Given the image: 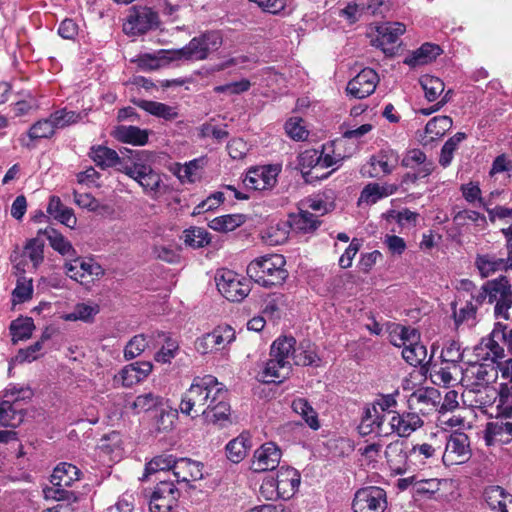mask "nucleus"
I'll return each mask as SVG.
<instances>
[{"label":"nucleus","instance_id":"a211bd4d","mask_svg":"<svg viewBox=\"0 0 512 512\" xmlns=\"http://www.w3.org/2000/svg\"><path fill=\"white\" fill-rule=\"evenodd\" d=\"M280 171L279 165L251 167L243 179V184L246 188L255 191L271 190L277 183Z\"/></svg>","mask_w":512,"mask_h":512},{"label":"nucleus","instance_id":"603ef678","mask_svg":"<svg viewBox=\"0 0 512 512\" xmlns=\"http://www.w3.org/2000/svg\"><path fill=\"white\" fill-rule=\"evenodd\" d=\"M49 116L56 130L64 129L82 120V114L80 112L68 110L67 108L58 109Z\"/></svg>","mask_w":512,"mask_h":512},{"label":"nucleus","instance_id":"2f4dec72","mask_svg":"<svg viewBox=\"0 0 512 512\" xmlns=\"http://www.w3.org/2000/svg\"><path fill=\"white\" fill-rule=\"evenodd\" d=\"M396 191L397 186L395 184L369 183L362 189L357 204L358 206L362 204L373 205L379 200L393 195Z\"/></svg>","mask_w":512,"mask_h":512},{"label":"nucleus","instance_id":"7c9ffc66","mask_svg":"<svg viewBox=\"0 0 512 512\" xmlns=\"http://www.w3.org/2000/svg\"><path fill=\"white\" fill-rule=\"evenodd\" d=\"M203 465L200 462L193 461L188 458H180L176 460L172 475V481L177 483H189L202 479Z\"/></svg>","mask_w":512,"mask_h":512},{"label":"nucleus","instance_id":"bb28decb","mask_svg":"<svg viewBox=\"0 0 512 512\" xmlns=\"http://www.w3.org/2000/svg\"><path fill=\"white\" fill-rule=\"evenodd\" d=\"M432 356L429 357L430 378L436 385L448 387L458 381V377H462L463 368L460 365L447 364L444 362L431 363Z\"/></svg>","mask_w":512,"mask_h":512},{"label":"nucleus","instance_id":"a19ab883","mask_svg":"<svg viewBox=\"0 0 512 512\" xmlns=\"http://www.w3.org/2000/svg\"><path fill=\"white\" fill-rule=\"evenodd\" d=\"M296 339L292 336L278 337L271 345L270 357L284 360L292 366Z\"/></svg>","mask_w":512,"mask_h":512},{"label":"nucleus","instance_id":"c756f323","mask_svg":"<svg viewBox=\"0 0 512 512\" xmlns=\"http://www.w3.org/2000/svg\"><path fill=\"white\" fill-rule=\"evenodd\" d=\"M422 425L423 420L413 410L403 413L395 412L390 420L392 431L400 437H408Z\"/></svg>","mask_w":512,"mask_h":512},{"label":"nucleus","instance_id":"9d476101","mask_svg":"<svg viewBox=\"0 0 512 512\" xmlns=\"http://www.w3.org/2000/svg\"><path fill=\"white\" fill-rule=\"evenodd\" d=\"M401 165L410 171L402 177L403 184H414L428 177L434 170V163L418 148L410 149L404 154Z\"/></svg>","mask_w":512,"mask_h":512},{"label":"nucleus","instance_id":"8fccbe9b","mask_svg":"<svg viewBox=\"0 0 512 512\" xmlns=\"http://www.w3.org/2000/svg\"><path fill=\"white\" fill-rule=\"evenodd\" d=\"M420 84L424 90L425 98L429 102L436 101L445 91L444 82L435 76L424 75L420 78Z\"/></svg>","mask_w":512,"mask_h":512},{"label":"nucleus","instance_id":"f257e3e1","mask_svg":"<svg viewBox=\"0 0 512 512\" xmlns=\"http://www.w3.org/2000/svg\"><path fill=\"white\" fill-rule=\"evenodd\" d=\"M223 383L219 382L213 375L195 377L189 389L183 394L179 405L182 414L195 418L204 416L211 406L214 398V392L220 388Z\"/></svg>","mask_w":512,"mask_h":512},{"label":"nucleus","instance_id":"423d86ee","mask_svg":"<svg viewBox=\"0 0 512 512\" xmlns=\"http://www.w3.org/2000/svg\"><path fill=\"white\" fill-rule=\"evenodd\" d=\"M144 155V152H137L128 166L119 168V171L135 180L147 195L155 197L159 193L162 178L151 165L143 161Z\"/></svg>","mask_w":512,"mask_h":512},{"label":"nucleus","instance_id":"4d7b16f0","mask_svg":"<svg viewBox=\"0 0 512 512\" xmlns=\"http://www.w3.org/2000/svg\"><path fill=\"white\" fill-rule=\"evenodd\" d=\"M176 460L173 455L163 454L154 457L150 462H148L145 466V474L144 477H148V475L157 473V472H165L174 470V465Z\"/></svg>","mask_w":512,"mask_h":512},{"label":"nucleus","instance_id":"f03ea898","mask_svg":"<svg viewBox=\"0 0 512 512\" xmlns=\"http://www.w3.org/2000/svg\"><path fill=\"white\" fill-rule=\"evenodd\" d=\"M286 260L280 254H268L252 260L247 266V275L263 287L282 285L288 277Z\"/></svg>","mask_w":512,"mask_h":512},{"label":"nucleus","instance_id":"6e6552de","mask_svg":"<svg viewBox=\"0 0 512 512\" xmlns=\"http://www.w3.org/2000/svg\"><path fill=\"white\" fill-rule=\"evenodd\" d=\"M506 329L505 324L496 322L491 333L482 338L480 343L474 348L475 357L481 361L493 360L498 362V359H502L505 354L500 342L508 348V332Z\"/></svg>","mask_w":512,"mask_h":512},{"label":"nucleus","instance_id":"774afa93","mask_svg":"<svg viewBox=\"0 0 512 512\" xmlns=\"http://www.w3.org/2000/svg\"><path fill=\"white\" fill-rule=\"evenodd\" d=\"M44 244L38 238L30 239L23 251V255L28 257L30 261L33 263L34 269H36L44 259Z\"/></svg>","mask_w":512,"mask_h":512},{"label":"nucleus","instance_id":"a18cd8bd","mask_svg":"<svg viewBox=\"0 0 512 512\" xmlns=\"http://www.w3.org/2000/svg\"><path fill=\"white\" fill-rule=\"evenodd\" d=\"M35 329L34 321L31 317H19L10 323L9 331L12 336V342L29 339Z\"/></svg>","mask_w":512,"mask_h":512},{"label":"nucleus","instance_id":"79ce46f5","mask_svg":"<svg viewBox=\"0 0 512 512\" xmlns=\"http://www.w3.org/2000/svg\"><path fill=\"white\" fill-rule=\"evenodd\" d=\"M47 213L69 228H73L76 225V217L74 216L73 210L64 206L57 196L50 197Z\"/></svg>","mask_w":512,"mask_h":512},{"label":"nucleus","instance_id":"bf43d9fd","mask_svg":"<svg viewBox=\"0 0 512 512\" xmlns=\"http://www.w3.org/2000/svg\"><path fill=\"white\" fill-rule=\"evenodd\" d=\"M66 488L67 486H57L53 484L49 487H45L43 489L44 498L46 500H55L58 503H76L78 501L77 495L75 492L67 490Z\"/></svg>","mask_w":512,"mask_h":512},{"label":"nucleus","instance_id":"393cba45","mask_svg":"<svg viewBox=\"0 0 512 512\" xmlns=\"http://www.w3.org/2000/svg\"><path fill=\"white\" fill-rule=\"evenodd\" d=\"M298 159V165L306 183L312 184L316 181L326 179L332 173V171L325 174H319L317 172L321 159V154L318 150H306L299 155Z\"/></svg>","mask_w":512,"mask_h":512},{"label":"nucleus","instance_id":"37998d69","mask_svg":"<svg viewBox=\"0 0 512 512\" xmlns=\"http://www.w3.org/2000/svg\"><path fill=\"white\" fill-rule=\"evenodd\" d=\"M136 105L145 112L167 121L174 120L179 115L177 107L157 101L139 100Z\"/></svg>","mask_w":512,"mask_h":512},{"label":"nucleus","instance_id":"f3484780","mask_svg":"<svg viewBox=\"0 0 512 512\" xmlns=\"http://www.w3.org/2000/svg\"><path fill=\"white\" fill-rule=\"evenodd\" d=\"M471 457L469 437L463 432L452 433L446 442L445 450L441 455L446 466L465 463Z\"/></svg>","mask_w":512,"mask_h":512},{"label":"nucleus","instance_id":"ddd939ff","mask_svg":"<svg viewBox=\"0 0 512 512\" xmlns=\"http://www.w3.org/2000/svg\"><path fill=\"white\" fill-rule=\"evenodd\" d=\"M179 496L180 492L171 478L159 479L149 498L150 512H171L177 506Z\"/></svg>","mask_w":512,"mask_h":512},{"label":"nucleus","instance_id":"49530a36","mask_svg":"<svg viewBox=\"0 0 512 512\" xmlns=\"http://www.w3.org/2000/svg\"><path fill=\"white\" fill-rule=\"evenodd\" d=\"M174 50H160L157 54H150L145 53L142 55H139L138 58L135 60L138 67L145 71H152L157 70L162 66V62L171 61L170 57L173 55L171 54Z\"/></svg>","mask_w":512,"mask_h":512},{"label":"nucleus","instance_id":"09e8293b","mask_svg":"<svg viewBox=\"0 0 512 512\" xmlns=\"http://www.w3.org/2000/svg\"><path fill=\"white\" fill-rule=\"evenodd\" d=\"M292 409L295 413L301 415L311 429H319L320 424L318 421V415L306 399H294L292 402Z\"/></svg>","mask_w":512,"mask_h":512},{"label":"nucleus","instance_id":"864d4df0","mask_svg":"<svg viewBox=\"0 0 512 512\" xmlns=\"http://www.w3.org/2000/svg\"><path fill=\"white\" fill-rule=\"evenodd\" d=\"M402 357L413 367L423 366L427 363V349L419 340L410 347L405 346L404 349H402Z\"/></svg>","mask_w":512,"mask_h":512},{"label":"nucleus","instance_id":"6ab92c4d","mask_svg":"<svg viewBox=\"0 0 512 512\" xmlns=\"http://www.w3.org/2000/svg\"><path fill=\"white\" fill-rule=\"evenodd\" d=\"M441 401L440 392L432 387L419 388L408 398V408L417 412L418 415H429L438 411Z\"/></svg>","mask_w":512,"mask_h":512},{"label":"nucleus","instance_id":"dca6fc26","mask_svg":"<svg viewBox=\"0 0 512 512\" xmlns=\"http://www.w3.org/2000/svg\"><path fill=\"white\" fill-rule=\"evenodd\" d=\"M474 265L482 278H488L497 272L512 270V255L504 250L496 252L479 253L475 257Z\"/></svg>","mask_w":512,"mask_h":512},{"label":"nucleus","instance_id":"5701e85b","mask_svg":"<svg viewBox=\"0 0 512 512\" xmlns=\"http://www.w3.org/2000/svg\"><path fill=\"white\" fill-rule=\"evenodd\" d=\"M485 440L488 445L510 443L512 441V415L497 414L495 420L486 426Z\"/></svg>","mask_w":512,"mask_h":512},{"label":"nucleus","instance_id":"e433bc0d","mask_svg":"<svg viewBox=\"0 0 512 512\" xmlns=\"http://www.w3.org/2000/svg\"><path fill=\"white\" fill-rule=\"evenodd\" d=\"M114 137L122 143L143 146L148 142L149 132L137 126L122 125L116 128Z\"/></svg>","mask_w":512,"mask_h":512},{"label":"nucleus","instance_id":"680f3d73","mask_svg":"<svg viewBox=\"0 0 512 512\" xmlns=\"http://www.w3.org/2000/svg\"><path fill=\"white\" fill-rule=\"evenodd\" d=\"M452 125L453 122L449 116H436L428 121L425 132L430 135L431 139L438 138L450 130Z\"/></svg>","mask_w":512,"mask_h":512},{"label":"nucleus","instance_id":"aec40b11","mask_svg":"<svg viewBox=\"0 0 512 512\" xmlns=\"http://www.w3.org/2000/svg\"><path fill=\"white\" fill-rule=\"evenodd\" d=\"M378 82V74L371 68H364L348 82L346 91L355 99H363L375 91Z\"/></svg>","mask_w":512,"mask_h":512},{"label":"nucleus","instance_id":"6e6d98bb","mask_svg":"<svg viewBox=\"0 0 512 512\" xmlns=\"http://www.w3.org/2000/svg\"><path fill=\"white\" fill-rule=\"evenodd\" d=\"M47 238L50 246L61 255L68 258L76 256V251L70 241H68L61 233L56 230L47 232Z\"/></svg>","mask_w":512,"mask_h":512},{"label":"nucleus","instance_id":"4c0bfd02","mask_svg":"<svg viewBox=\"0 0 512 512\" xmlns=\"http://www.w3.org/2000/svg\"><path fill=\"white\" fill-rule=\"evenodd\" d=\"M321 362L316 346L309 340L301 341L295 347L293 363L297 366H319Z\"/></svg>","mask_w":512,"mask_h":512},{"label":"nucleus","instance_id":"2eb2a0df","mask_svg":"<svg viewBox=\"0 0 512 512\" xmlns=\"http://www.w3.org/2000/svg\"><path fill=\"white\" fill-rule=\"evenodd\" d=\"M64 269L69 278L80 284L90 283L94 278H100L104 275V269L100 264L92 259L85 260L77 255L65 262Z\"/></svg>","mask_w":512,"mask_h":512},{"label":"nucleus","instance_id":"de8ad7c7","mask_svg":"<svg viewBox=\"0 0 512 512\" xmlns=\"http://www.w3.org/2000/svg\"><path fill=\"white\" fill-rule=\"evenodd\" d=\"M164 398L153 392H147L138 395L133 404L132 408L137 412H148L153 409H158L164 406Z\"/></svg>","mask_w":512,"mask_h":512},{"label":"nucleus","instance_id":"7ed1b4c3","mask_svg":"<svg viewBox=\"0 0 512 512\" xmlns=\"http://www.w3.org/2000/svg\"><path fill=\"white\" fill-rule=\"evenodd\" d=\"M300 482V473L295 468L282 466L278 469L276 477H269L263 481L260 493L269 500H288L295 495Z\"/></svg>","mask_w":512,"mask_h":512},{"label":"nucleus","instance_id":"b1692460","mask_svg":"<svg viewBox=\"0 0 512 512\" xmlns=\"http://www.w3.org/2000/svg\"><path fill=\"white\" fill-rule=\"evenodd\" d=\"M206 412L203 417L207 422L222 426L229 420L230 404L228 403V390L224 384L214 392L211 406H208Z\"/></svg>","mask_w":512,"mask_h":512},{"label":"nucleus","instance_id":"4be33fe9","mask_svg":"<svg viewBox=\"0 0 512 512\" xmlns=\"http://www.w3.org/2000/svg\"><path fill=\"white\" fill-rule=\"evenodd\" d=\"M384 454L389 466L396 474L402 475L411 471L410 447L407 442L396 440L389 443Z\"/></svg>","mask_w":512,"mask_h":512},{"label":"nucleus","instance_id":"39448f33","mask_svg":"<svg viewBox=\"0 0 512 512\" xmlns=\"http://www.w3.org/2000/svg\"><path fill=\"white\" fill-rule=\"evenodd\" d=\"M32 396L33 392L28 387H7L3 392L4 400L0 402V426H18L23 421L24 417L21 402L30 400Z\"/></svg>","mask_w":512,"mask_h":512},{"label":"nucleus","instance_id":"ea45409f","mask_svg":"<svg viewBox=\"0 0 512 512\" xmlns=\"http://www.w3.org/2000/svg\"><path fill=\"white\" fill-rule=\"evenodd\" d=\"M287 222L290 229L302 233L312 232L320 225L318 218L306 210H299L297 213H291Z\"/></svg>","mask_w":512,"mask_h":512},{"label":"nucleus","instance_id":"052dcab7","mask_svg":"<svg viewBox=\"0 0 512 512\" xmlns=\"http://www.w3.org/2000/svg\"><path fill=\"white\" fill-rule=\"evenodd\" d=\"M184 242L192 248H202L211 241L209 233L204 228L191 227L184 231Z\"/></svg>","mask_w":512,"mask_h":512},{"label":"nucleus","instance_id":"c03bdc74","mask_svg":"<svg viewBox=\"0 0 512 512\" xmlns=\"http://www.w3.org/2000/svg\"><path fill=\"white\" fill-rule=\"evenodd\" d=\"M79 477L80 470L75 465L60 463L53 470L51 484L70 487L75 481L79 480Z\"/></svg>","mask_w":512,"mask_h":512},{"label":"nucleus","instance_id":"20e7f679","mask_svg":"<svg viewBox=\"0 0 512 512\" xmlns=\"http://www.w3.org/2000/svg\"><path fill=\"white\" fill-rule=\"evenodd\" d=\"M223 43L220 31L211 30L192 38L181 49L174 50L170 60H205L210 53L217 51Z\"/></svg>","mask_w":512,"mask_h":512},{"label":"nucleus","instance_id":"4468645a","mask_svg":"<svg viewBox=\"0 0 512 512\" xmlns=\"http://www.w3.org/2000/svg\"><path fill=\"white\" fill-rule=\"evenodd\" d=\"M386 507V492L377 486H367L359 489L352 501L354 512H384Z\"/></svg>","mask_w":512,"mask_h":512},{"label":"nucleus","instance_id":"412c9836","mask_svg":"<svg viewBox=\"0 0 512 512\" xmlns=\"http://www.w3.org/2000/svg\"><path fill=\"white\" fill-rule=\"evenodd\" d=\"M282 452L273 442H266L254 451L251 469L254 472H265L275 469L281 460Z\"/></svg>","mask_w":512,"mask_h":512},{"label":"nucleus","instance_id":"cd10ccee","mask_svg":"<svg viewBox=\"0 0 512 512\" xmlns=\"http://www.w3.org/2000/svg\"><path fill=\"white\" fill-rule=\"evenodd\" d=\"M55 131L56 129L49 116L31 125L27 133L19 136L18 141L22 147L33 149L35 148L34 141L51 138L55 134Z\"/></svg>","mask_w":512,"mask_h":512},{"label":"nucleus","instance_id":"69168bd1","mask_svg":"<svg viewBox=\"0 0 512 512\" xmlns=\"http://www.w3.org/2000/svg\"><path fill=\"white\" fill-rule=\"evenodd\" d=\"M32 279L21 276L17 279L16 287L12 292V300L16 303H24L32 298Z\"/></svg>","mask_w":512,"mask_h":512},{"label":"nucleus","instance_id":"473e14b6","mask_svg":"<svg viewBox=\"0 0 512 512\" xmlns=\"http://www.w3.org/2000/svg\"><path fill=\"white\" fill-rule=\"evenodd\" d=\"M152 364L147 361L135 362L125 366L119 373V380L124 387L143 381L151 372Z\"/></svg>","mask_w":512,"mask_h":512},{"label":"nucleus","instance_id":"c85d7f7f","mask_svg":"<svg viewBox=\"0 0 512 512\" xmlns=\"http://www.w3.org/2000/svg\"><path fill=\"white\" fill-rule=\"evenodd\" d=\"M88 155L95 165L102 170L116 167L119 171V168L128 166L129 164V162L120 158L115 150L104 145H93Z\"/></svg>","mask_w":512,"mask_h":512},{"label":"nucleus","instance_id":"13d9d810","mask_svg":"<svg viewBox=\"0 0 512 512\" xmlns=\"http://www.w3.org/2000/svg\"><path fill=\"white\" fill-rule=\"evenodd\" d=\"M99 311L100 308L97 304L79 303L71 313L65 316V319L68 321L81 320L84 322H92Z\"/></svg>","mask_w":512,"mask_h":512},{"label":"nucleus","instance_id":"a878e982","mask_svg":"<svg viewBox=\"0 0 512 512\" xmlns=\"http://www.w3.org/2000/svg\"><path fill=\"white\" fill-rule=\"evenodd\" d=\"M441 452L439 448H435L431 444L423 443L413 445L410 448V469L412 472L422 470L427 466L435 464L440 458Z\"/></svg>","mask_w":512,"mask_h":512},{"label":"nucleus","instance_id":"58836bf2","mask_svg":"<svg viewBox=\"0 0 512 512\" xmlns=\"http://www.w3.org/2000/svg\"><path fill=\"white\" fill-rule=\"evenodd\" d=\"M251 447L252 443L249 434L241 433L226 444L227 458L233 463H240L246 457Z\"/></svg>","mask_w":512,"mask_h":512},{"label":"nucleus","instance_id":"72a5a7b5","mask_svg":"<svg viewBox=\"0 0 512 512\" xmlns=\"http://www.w3.org/2000/svg\"><path fill=\"white\" fill-rule=\"evenodd\" d=\"M292 366L284 360L270 357L262 371V381L266 383L282 382L291 373Z\"/></svg>","mask_w":512,"mask_h":512},{"label":"nucleus","instance_id":"c9c22d12","mask_svg":"<svg viewBox=\"0 0 512 512\" xmlns=\"http://www.w3.org/2000/svg\"><path fill=\"white\" fill-rule=\"evenodd\" d=\"M442 52V49L437 44L424 43L411 55L407 56L404 63L411 66H421L428 64L435 60Z\"/></svg>","mask_w":512,"mask_h":512},{"label":"nucleus","instance_id":"5fc2aeb1","mask_svg":"<svg viewBox=\"0 0 512 512\" xmlns=\"http://www.w3.org/2000/svg\"><path fill=\"white\" fill-rule=\"evenodd\" d=\"M243 223V216L240 214H227L216 217L209 222V227L215 231H233Z\"/></svg>","mask_w":512,"mask_h":512},{"label":"nucleus","instance_id":"0eeeda50","mask_svg":"<svg viewBox=\"0 0 512 512\" xmlns=\"http://www.w3.org/2000/svg\"><path fill=\"white\" fill-rule=\"evenodd\" d=\"M251 280L230 269L218 270L215 276L218 291L231 302H241L248 296Z\"/></svg>","mask_w":512,"mask_h":512},{"label":"nucleus","instance_id":"e2e57ef3","mask_svg":"<svg viewBox=\"0 0 512 512\" xmlns=\"http://www.w3.org/2000/svg\"><path fill=\"white\" fill-rule=\"evenodd\" d=\"M440 359L447 364L460 365L463 360V350L459 341H447L442 348Z\"/></svg>","mask_w":512,"mask_h":512},{"label":"nucleus","instance_id":"f704fd0d","mask_svg":"<svg viewBox=\"0 0 512 512\" xmlns=\"http://www.w3.org/2000/svg\"><path fill=\"white\" fill-rule=\"evenodd\" d=\"M385 421V416L379 412L376 405H369L365 407L361 422L358 426V431L362 436L371 433H381L382 425Z\"/></svg>","mask_w":512,"mask_h":512},{"label":"nucleus","instance_id":"9b49d317","mask_svg":"<svg viewBox=\"0 0 512 512\" xmlns=\"http://www.w3.org/2000/svg\"><path fill=\"white\" fill-rule=\"evenodd\" d=\"M158 13L147 6H133L130 8L126 21L123 25V31L127 35H141L159 25Z\"/></svg>","mask_w":512,"mask_h":512},{"label":"nucleus","instance_id":"338daca9","mask_svg":"<svg viewBox=\"0 0 512 512\" xmlns=\"http://www.w3.org/2000/svg\"><path fill=\"white\" fill-rule=\"evenodd\" d=\"M209 335L212 338L216 350L224 348L235 340V330L228 325L216 327Z\"/></svg>","mask_w":512,"mask_h":512},{"label":"nucleus","instance_id":"3c124183","mask_svg":"<svg viewBox=\"0 0 512 512\" xmlns=\"http://www.w3.org/2000/svg\"><path fill=\"white\" fill-rule=\"evenodd\" d=\"M308 208L325 214L335 207V194L333 190H326L307 200Z\"/></svg>","mask_w":512,"mask_h":512},{"label":"nucleus","instance_id":"f8f14e48","mask_svg":"<svg viewBox=\"0 0 512 512\" xmlns=\"http://www.w3.org/2000/svg\"><path fill=\"white\" fill-rule=\"evenodd\" d=\"M499 362L493 360H476L463 369L461 381L473 388L494 383L498 378Z\"/></svg>","mask_w":512,"mask_h":512},{"label":"nucleus","instance_id":"1a4fd4ad","mask_svg":"<svg viewBox=\"0 0 512 512\" xmlns=\"http://www.w3.org/2000/svg\"><path fill=\"white\" fill-rule=\"evenodd\" d=\"M490 298L489 305H493L495 318L508 320L509 310L512 308V285L506 276H499L487 281Z\"/></svg>","mask_w":512,"mask_h":512},{"label":"nucleus","instance_id":"0e129e2a","mask_svg":"<svg viewBox=\"0 0 512 512\" xmlns=\"http://www.w3.org/2000/svg\"><path fill=\"white\" fill-rule=\"evenodd\" d=\"M370 169L366 172L367 176L370 178H377L379 176V172L383 174H391L393 171V167L388 162L387 154L384 152H380L377 155H374L370 158Z\"/></svg>","mask_w":512,"mask_h":512}]
</instances>
